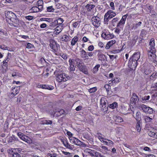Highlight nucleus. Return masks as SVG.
Instances as JSON below:
<instances>
[{"instance_id":"obj_1","label":"nucleus","mask_w":157,"mask_h":157,"mask_svg":"<svg viewBox=\"0 0 157 157\" xmlns=\"http://www.w3.org/2000/svg\"><path fill=\"white\" fill-rule=\"evenodd\" d=\"M5 15L7 22H12L11 23L15 27H18L19 25V21L16 14L12 11H6Z\"/></svg>"},{"instance_id":"obj_2","label":"nucleus","mask_w":157,"mask_h":157,"mask_svg":"<svg viewBox=\"0 0 157 157\" xmlns=\"http://www.w3.org/2000/svg\"><path fill=\"white\" fill-rule=\"evenodd\" d=\"M71 78L70 77L65 73H58L56 76V80L59 82L66 81Z\"/></svg>"},{"instance_id":"obj_3","label":"nucleus","mask_w":157,"mask_h":157,"mask_svg":"<svg viewBox=\"0 0 157 157\" xmlns=\"http://www.w3.org/2000/svg\"><path fill=\"white\" fill-rule=\"evenodd\" d=\"M86 151L87 154L90 155L91 157H105L101 153L94 150L87 148Z\"/></svg>"},{"instance_id":"obj_4","label":"nucleus","mask_w":157,"mask_h":157,"mask_svg":"<svg viewBox=\"0 0 157 157\" xmlns=\"http://www.w3.org/2000/svg\"><path fill=\"white\" fill-rule=\"evenodd\" d=\"M137 65V62L130 58L128 63L129 67L132 70H135Z\"/></svg>"},{"instance_id":"obj_5","label":"nucleus","mask_w":157,"mask_h":157,"mask_svg":"<svg viewBox=\"0 0 157 157\" xmlns=\"http://www.w3.org/2000/svg\"><path fill=\"white\" fill-rule=\"evenodd\" d=\"M141 108L145 113L151 114L153 113L152 108L144 104L141 105Z\"/></svg>"},{"instance_id":"obj_6","label":"nucleus","mask_w":157,"mask_h":157,"mask_svg":"<svg viewBox=\"0 0 157 157\" xmlns=\"http://www.w3.org/2000/svg\"><path fill=\"white\" fill-rule=\"evenodd\" d=\"M93 25L96 27L99 26L100 24V19L98 16L93 17L91 19Z\"/></svg>"},{"instance_id":"obj_7","label":"nucleus","mask_w":157,"mask_h":157,"mask_svg":"<svg viewBox=\"0 0 157 157\" xmlns=\"http://www.w3.org/2000/svg\"><path fill=\"white\" fill-rule=\"evenodd\" d=\"M17 135L19 138L23 140L28 143H30V139L29 137L24 134L21 132H18L17 133Z\"/></svg>"},{"instance_id":"obj_8","label":"nucleus","mask_w":157,"mask_h":157,"mask_svg":"<svg viewBox=\"0 0 157 157\" xmlns=\"http://www.w3.org/2000/svg\"><path fill=\"white\" fill-rule=\"evenodd\" d=\"M139 101V99L137 95L135 93H133L132 96L130 99V105L131 104H133L134 105H135L138 103Z\"/></svg>"},{"instance_id":"obj_9","label":"nucleus","mask_w":157,"mask_h":157,"mask_svg":"<svg viewBox=\"0 0 157 157\" xmlns=\"http://www.w3.org/2000/svg\"><path fill=\"white\" fill-rule=\"evenodd\" d=\"M101 37L105 39L108 40L113 38L114 35L109 32L103 33L101 34Z\"/></svg>"},{"instance_id":"obj_10","label":"nucleus","mask_w":157,"mask_h":157,"mask_svg":"<svg viewBox=\"0 0 157 157\" xmlns=\"http://www.w3.org/2000/svg\"><path fill=\"white\" fill-rule=\"evenodd\" d=\"M149 45L150 46V49H151V52L152 54H154L155 53V49L154 47L155 40L154 39H151V40L150 41L149 43Z\"/></svg>"},{"instance_id":"obj_11","label":"nucleus","mask_w":157,"mask_h":157,"mask_svg":"<svg viewBox=\"0 0 157 157\" xmlns=\"http://www.w3.org/2000/svg\"><path fill=\"white\" fill-rule=\"evenodd\" d=\"M50 46L51 48L54 50L57 48L58 45L53 40H51L50 41Z\"/></svg>"},{"instance_id":"obj_12","label":"nucleus","mask_w":157,"mask_h":157,"mask_svg":"<svg viewBox=\"0 0 157 157\" xmlns=\"http://www.w3.org/2000/svg\"><path fill=\"white\" fill-rule=\"evenodd\" d=\"M116 15V13L113 12V11L109 10L105 14V17H108V18H109V19H110Z\"/></svg>"},{"instance_id":"obj_13","label":"nucleus","mask_w":157,"mask_h":157,"mask_svg":"<svg viewBox=\"0 0 157 157\" xmlns=\"http://www.w3.org/2000/svg\"><path fill=\"white\" fill-rule=\"evenodd\" d=\"M78 67L79 70L85 74L88 73V71L85 65L82 64L81 65H78Z\"/></svg>"},{"instance_id":"obj_14","label":"nucleus","mask_w":157,"mask_h":157,"mask_svg":"<svg viewBox=\"0 0 157 157\" xmlns=\"http://www.w3.org/2000/svg\"><path fill=\"white\" fill-rule=\"evenodd\" d=\"M98 51L97 52V55L98 60L101 61H104L105 58V55L100 52L99 50H98Z\"/></svg>"},{"instance_id":"obj_15","label":"nucleus","mask_w":157,"mask_h":157,"mask_svg":"<svg viewBox=\"0 0 157 157\" xmlns=\"http://www.w3.org/2000/svg\"><path fill=\"white\" fill-rule=\"evenodd\" d=\"M130 110H129V107H127L125 106H121V112L122 113H125V114L128 113H130Z\"/></svg>"},{"instance_id":"obj_16","label":"nucleus","mask_w":157,"mask_h":157,"mask_svg":"<svg viewBox=\"0 0 157 157\" xmlns=\"http://www.w3.org/2000/svg\"><path fill=\"white\" fill-rule=\"evenodd\" d=\"M74 138V139H70V140H73L72 141L74 144L78 146H81L83 144L82 142L75 138Z\"/></svg>"},{"instance_id":"obj_17","label":"nucleus","mask_w":157,"mask_h":157,"mask_svg":"<svg viewBox=\"0 0 157 157\" xmlns=\"http://www.w3.org/2000/svg\"><path fill=\"white\" fill-rule=\"evenodd\" d=\"M140 53L139 52H137L134 53L131 58L134 59V60L137 61L140 58Z\"/></svg>"},{"instance_id":"obj_18","label":"nucleus","mask_w":157,"mask_h":157,"mask_svg":"<svg viewBox=\"0 0 157 157\" xmlns=\"http://www.w3.org/2000/svg\"><path fill=\"white\" fill-rule=\"evenodd\" d=\"M148 135L151 137L157 138V132L155 130L149 131L148 133Z\"/></svg>"},{"instance_id":"obj_19","label":"nucleus","mask_w":157,"mask_h":157,"mask_svg":"<svg viewBox=\"0 0 157 157\" xmlns=\"http://www.w3.org/2000/svg\"><path fill=\"white\" fill-rule=\"evenodd\" d=\"M81 56L82 58L88 59V56H87V52H86L84 50L82 49L81 51Z\"/></svg>"},{"instance_id":"obj_20","label":"nucleus","mask_w":157,"mask_h":157,"mask_svg":"<svg viewBox=\"0 0 157 157\" xmlns=\"http://www.w3.org/2000/svg\"><path fill=\"white\" fill-rule=\"evenodd\" d=\"M95 7V6L93 4H87L85 6V8H86L87 11L89 12L90 11Z\"/></svg>"},{"instance_id":"obj_21","label":"nucleus","mask_w":157,"mask_h":157,"mask_svg":"<svg viewBox=\"0 0 157 157\" xmlns=\"http://www.w3.org/2000/svg\"><path fill=\"white\" fill-rule=\"evenodd\" d=\"M136 119L137 122H141V115L139 111H137L136 113Z\"/></svg>"},{"instance_id":"obj_22","label":"nucleus","mask_w":157,"mask_h":157,"mask_svg":"<svg viewBox=\"0 0 157 157\" xmlns=\"http://www.w3.org/2000/svg\"><path fill=\"white\" fill-rule=\"evenodd\" d=\"M40 87L43 89H48L50 90H52L54 89V87L53 86L47 85H40Z\"/></svg>"},{"instance_id":"obj_23","label":"nucleus","mask_w":157,"mask_h":157,"mask_svg":"<svg viewBox=\"0 0 157 157\" xmlns=\"http://www.w3.org/2000/svg\"><path fill=\"white\" fill-rule=\"evenodd\" d=\"M116 42V41L115 40H112L109 41L107 44L105 48L107 49H109L110 47L112 46L113 44H114Z\"/></svg>"},{"instance_id":"obj_24","label":"nucleus","mask_w":157,"mask_h":157,"mask_svg":"<svg viewBox=\"0 0 157 157\" xmlns=\"http://www.w3.org/2000/svg\"><path fill=\"white\" fill-rule=\"evenodd\" d=\"M114 120L118 122H121L123 121V118L118 116H116L114 117Z\"/></svg>"},{"instance_id":"obj_25","label":"nucleus","mask_w":157,"mask_h":157,"mask_svg":"<svg viewBox=\"0 0 157 157\" xmlns=\"http://www.w3.org/2000/svg\"><path fill=\"white\" fill-rule=\"evenodd\" d=\"M42 124H52V121L50 120H43L41 121Z\"/></svg>"},{"instance_id":"obj_26","label":"nucleus","mask_w":157,"mask_h":157,"mask_svg":"<svg viewBox=\"0 0 157 157\" xmlns=\"http://www.w3.org/2000/svg\"><path fill=\"white\" fill-rule=\"evenodd\" d=\"M109 108L112 109L116 108L118 107L117 103L116 102H114L112 104H110L109 105Z\"/></svg>"},{"instance_id":"obj_27","label":"nucleus","mask_w":157,"mask_h":157,"mask_svg":"<svg viewBox=\"0 0 157 157\" xmlns=\"http://www.w3.org/2000/svg\"><path fill=\"white\" fill-rule=\"evenodd\" d=\"M144 120L145 122L149 123L152 121V119L150 118L149 117L145 116L144 117Z\"/></svg>"},{"instance_id":"obj_28","label":"nucleus","mask_w":157,"mask_h":157,"mask_svg":"<svg viewBox=\"0 0 157 157\" xmlns=\"http://www.w3.org/2000/svg\"><path fill=\"white\" fill-rule=\"evenodd\" d=\"M38 10L37 6H35L32 7L30 10V11L31 12L36 13L39 12V10Z\"/></svg>"},{"instance_id":"obj_29","label":"nucleus","mask_w":157,"mask_h":157,"mask_svg":"<svg viewBox=\"0 0 157 157\" xmlns=\"http://www.w3.org/2000/svg\"><path fill=\"white\" fill-rule=\"evenodd\" d=\"M78 38L77 36L74 37L72 39L71 42V45L72 46L75 45L76 42L78 41Z\"/></svg>"},{"instance_id":"obj_30","label":"nucleus","mask_w":157,"mask_h":157,"mask_svg":"<svg viewBox=\"0 0 157 157\" xmlns=\"http://www.w3.org/2000/svg\"><path fill=\"white\" fill-rule=\"evenodd\" d=\"M62 40L65 42L68 41L70 40L69 37L67 35H64L62 38Z\"/></svg>"},{"instance_id":"obj_31","label":"nucleus","mask_w":157,"mask_h":157,"mask_svg":"<svg viewBox=\"0 0 157 157\" xmlns=\"http://www.w3.org/2000/svg\"><path fill=\"white\" fill-rule=\"evenodd\" d=\"M118 20L119 18L117 17H115L111 21V23L113 26L114 27L116 26V23L118 21Z\"/></svg>"},{"instance_id":"obj_32","label":"nucleus","mask_w":157,"mask_h":157,"mask_svg":"<svg viewBox=\"0 0 157 157\" xmlns=\"http://www.w3.org/2000/svg\"><path fill=\"white\" fill-rule=\"evenodd\" d=\"M108 105H101V109L103 112L105 113L108 110Z\"/></svg>"},{"instance_id":"obj_33","label":"nucleus","mask_w":157,"mask_h":157,"mask_svg":"<svg viewBox=\"0 0 157 157\" xmlns=\"http://www.w3.org/2000/svg\"><path fill=\"white\" fill-rule=\"evenodd\" d=\"M98 51V50H96L94 51V52H87V56L90 57L94 55V54H96Z\"/></svg>"},{"instance_id":"obj_34","label":"nucleus","mask_w":157,"mask_h":157,"mask_svg":"<svg viewBox=\"0 0 157 157\" xmlns=\"http://www.w3.org/2000/svg\"><path fill=\"white\" fill-rule=\"evenodd\" d=\"M75 61L76 63L77 64V66L78 67V65H81L82 64V61L81 59H80L79 58H76L75 59Z\"/></svg>"},{"instance_id":"obj_35","label":"nucleus","mask_w":157,"mask_h":157,"mask_svg":"<svg viewBox=\"0 0 157 157\" xmlns=\"http://www.w3.org/2000/svg\"><path fill=\"white\" fill-rule=\"evenodd\" d=\"M100 64H97L93 68V72L94 73H96L98 70V68L100 67Z\"/></svg>"},{"instance_id":"obj_36","label":"nucleus","mask_w":157,"mask_h":157,"mask_svg":"<svg viewBox=\"0 0 157 157\" xmlns=\"http://www.w3.org/2000/svg\"><path fill=\"white\" fill-rule=\"evenodd\" d=\"M57 25L61 24L64 21L63 19L61 18H59L55 20Z\"/></svg>"},{"instance_id":"obj_37","label":"nucleus","mask_w":157,"mask_h":157,"mask_svg":"<svg viewBox=\"0 0 157 157\" xmlns=\"http://www.w3.org/2000/svg\"><path fill=\"white\" fill-rule=\"evenodd\" d=\"M141 123V122H137L136 125V128L138 132H140L141 130V128L140 125V124Z\"/></svg>"},{"instance_id":"obj_38","label":"nucleus","mask_w":157,"mask_h":157,"mask_svg":"<svg viewBox=\"0 0 157 157\" xmlns=\"http://www.w3.org/2000/svg\"><path fill=\"white\" fill-rule=\"evenodd\" d=\"M101 134L100 133L98 132L97 133V137L101 142H102V140H107V139L106 138L104 139L101 136Z\"/></svg>"},{"instance_id":"obj_39","label":"nucleus","mask_w":157,"mask_h":157,"mask_svg":"<svg viewBox=\"0 0 157 157\" xmlns=\"http://www.w3.org/2000/svg\"><path fill=\"white\" fill-rule=\"evenodd\" d=\"M111 88L110 86L108 84H105L104 86V88H105L108 93H109V90Z\"/></svg>"},{"instance_id":"obj_40","label":"nucleus","mask_w":157,"mask_h":157,"mask_svg":"<svg viewBox=\"0 0 157 157\" xmlns=\"http://www.w3.org/2000/svg\"><path fill=\"white\" fill-rule=\"evenodd\" d=\"M157 76V73H153L150 76V78L151 79L154 80L156 78Z\"/></svg>"},{"instance_id":"obj_41","label":"nucleus","mask_w":157,"mask_h":157,"mask_svg":"<svg viewBox=\"0 0 157 157\" xmlns=\"http://www.w3.org/2000/svg\"><path fill=\"white\" fill-rule=\"evenodd\" d=\"M97 90V88L96 87H94L90 89L89 90V91L90 93H93L95 92Z\"/></svg>"},{"instance_id":"obj_42","label":"nucleus","mask_w":157,"mask_h":157,"mask_svg":"<svg viewBox=\"0 0 157 157\" xmlns=\"http://www.w3.org/2000/svg\"><path fill=\"white\" fill-rule=\"evenodd\" d=\"M142 22L141 21L139 22L138 23L134 25L133 26V28L136 29H137L138 27L140 26L142 24Z\"/></svg>"},{"instance_id":"obj_43","label":"nucleus","mask_w":157,"mask_h":157,"mask_svg":"<svg viewBox=\"0 0 157 157\" xmlns=\"http://www.w3.org/2000/svg\"><path fill=\"white\" fill-rule=\"evenodd\" d=\"M57 25V24L55 20L53 22L51 23L49 25L50 26L51 28H54Z\"/></svg>"},{"instance_id":"obj_44","label":"nucleus","mask_w":157,"mask_h":157,"mask_svg":"<svg viewBox=\"0 0 157 157\" xmlns=\"http://www.w3.org/2000/svg\"><path fill=\"white\" fill-rule=\"evenodd\" d=\"M81 22V21H78L77 22H75L73 23V26L75 28L77 27L78 26H79L80 25V23Z\"/></svg>"},{"instance_id":"obj_45","label":"nucleus","mask_w":157,"mask_h":157,"mask_svg":"<svg viewBox=\"0 0 157 157\" xmlns=\"http://www.w3.org/2000/svg\"><path fill=\"white\" fill-rule=\"evenodd\" d=\"M62 27L61 26H58L55 29V30L60 33L62 30Z\"/></svg>"},{"instance_id":"obj_46","label":"nucleus","mask_w":157,"mask_h":157,"mask_svg":"<svg viewBox=\"0 0 157 157\" xmlns=\"http://www.w3.org/2000/svg\"><path fill=\"white\" fill-rule=\"evenodd\" d=\"M60 140H61V141L63 143L64 146H66V144H67V142L66 139H65L63 137H62L60 139Z\"/></svg>"},{"instance_id":"obj_47","label":"nucleus","mask_w":157,"mask_h":157,"mask_svg":"<svg viewBox=\"0 0 157 157\" xmlns=\"http://www.w3.org/2000/svg\"><path fill=\"white\" fill-rule=\"evenodd\" d=\"M44 2L42 0H39L36 3L37 6H43Z\"/></svg>"},{"instance_id":"obj_48","label":"nucleus","mask_w":157,"mask_h":157,"mask_svg":"<svg viewBox=\"0 0 157 157\" xmlns=\"http://www.w3.org/2000/svg\"><path fill=\"white\" fill-rule=\"evenodd\" d=\"M58 112L59 113L60 115L63 114L65 113L64 110L63 109H61L60 110L58 109V110L56 112Z\"/></svg>"},{"instance_id":"obj_49","label":"nucleus","mask_w":157,"mask_h":157,"mask_svg":"<svg viewBox=\"0 0 157 157\" xmlns=\"http://www.w3.org/2000/svg\"><path fill=\"white\" fill-rule=\"evenodd\" d=\"M54 9L52 8V6H50L47 7V11L49 12H53L54 11Z\"/></svg>"},{"instance_id":"obj_50","label":"nucleus","mask_w":157,"mask_h":157,"mask_svg":"<svg viewBox=\"0 0 157 157\" xmlns=\"http://www.w3.org/2000/svg\"><path fill=\"white\" fill-rule=\"evenodd\" d=\"M125 23L123 22L121 20H120L119 22L117 23V27H120L121 26H122L124 25Z\"/></svg>"},{"instance_id":"obj_51","label":"nucleus","mask_w":157,"mask_h":157,"mask_svg":"<svg viewBox=\"0 0 157 157\" xmlns=\"http://www.w3.org/2000/svg\"><path fill=\"white\" fill-rule=\"evenodd\" d=\"M25 17L26 19L31 21L33 19L34 17L31 16H25Z\"/></svg>"},{"instance_id":"obj_52","label":"nucleus","mask_w":157,"mask_h":157,"mask_svg":"<svg viewBox=\"0 0 157 157\" xmlns=\"http://www.w3.org/2000/svg\"><path fill=\"white\" fill-rule=\"evenodd\" d=\"M60 56L64 59H66L67 57V55L65 53H61L60 54Z\"/></svg>"},{"instance_id":"obj_53","label":"nucleus","mask_w":157,"mask_h":157,"mask_svg":"<svg viewBox=\"0 0 157 157\" xmlns=\"http://www.w3.org/2000/svg\"><path fill=\"white\" fill-rule=\"evenodd\" d=\"M0 48H1L4 50H8V47L6 46L5 45H0Z\"/></svg>"},{"instance_id":"obj_54","label":"nucleus","mask_w":157,"mask_h":157,"mask_svg":"<svg viewBox=\"0 0 157 157\" xmlns=\"http://www.w3.org/2000/svg\"><path fill=\"white\" fill-rule=\"evenodd\" d=\"M109 18H108V17H105V15L104 16V22L105 24H108V22L109 21Z\"/></svg>"},{"instance_id":"obj_55","label":"nucleus","mask_w":157,"mask_h":157,"mask_svg":"<svg viewBox=\"0 0 157 157\" xmlns=\"http://www.w3.org/2000/svg\"><path fill=\"white\" fill-rule=\"evenodd\" d=\"M119 82V78H116L112 80V82L113 83H117Z\"/></svg>"},{"instance_id":"obj_56","label":"nucleus","mask_w":157,"mask_h":157,"mask_svg":"<svg viewBox=\"0 0 157 157\" xmlns=\"http://www.w3.org/2000/svg\"><path fill=\"white\" fill-rule=\"evenodd\" d=\"M151 73V71L149 69H146L144 71V73L145 75H147Z\"/></svg>"},{"instance_id":"obj_57","label":"nucleus","mask_w":157,"mask_h":157,"mask_svg":"<svg viewBox=\"0 0 157 157\" xmlns=\"http://www.w3.org/2000/svg\"><path fill=\"white\" fill-rule=\"evenodd\" d=\"M33 45L31 44L28 43L27 44V46L26 48H33Z\"/></svg>"},{"instance_id":"obj_58","label":"nucleus","mask_w":157,"mask_h":157,"mask_svg":"<svg viewBox=\"0 0 157 157\" xmlns=\"http://www.w3.org/2000/svg\"><path fill=\"white\" fill-rule=\"evenodd\" d=\"M127 16L126 15H124L122 17V18L121 20L122 21H123L124 23H125V21H126Z\"/></svg>"},{"instance_id":"obj_59","label":"nucleus","mask_w":157,"mask_h":157,"mask_svg":"<svg viewBox=\"0 0 157 157\" xmlns=\"http://www.w3.org/2000/svg\"><path fill=\"white\" fill-rule=\"evenodd\" d=\"M48 156H50L51 157H55L56 156L57 154L55 153L53 154H51L48 153L47 154Z\"/></svg>"},{"instance_id":"obj_60","label":"nucleus","mask_w":157,"mask_h":157,"mask_svg":"<svg viewBox=\"0 0 157 157\" xmlns=\"http://www.w3.org/2000/svg\"><path fill=\"white\" fill-rule=\"evenodd\" d=\"M94 46L92 45H90L88 48V51H93L94 49Z\"/></svg>"},{"instance_id":"obj_61","label":"nucleus","mask_w":157,"mask_h":157,"mask_svg":"<svg viewBox=\"0 0 157 157\" xmlns=\"http://www.w3.org/2000/svg\"><path fill=\"white\" fill-rule=\"evenodd\" d=\"M150 98V96L148 95L147 96H144V97H143L142 98V99L143 100H148Z\"/></svg>"},{"instance_id":"obj_62","label":"nucleus","mask_w":157,"mask_h":157,"mask_svg":"<svg viewBox=\"0 0 157 157\" xmlns=\"http://www.w3.org/2000/svg\"><path fill=\"white\" fill-rule=\"evenodd\" d=\"M146 31L145 30L143 29L141 30V32L140 33V35H141V36H143L145 35L146 34Z\"/></svg>"},{"instance_id":"obj_63","label":"nucleus","mask_w":157,"mask_h":157,"mask_svg":"<svg viewBox=\"0 0 157 157\" xmlns=\"http://www.w3.org/2000/svg\"><path fill=\"white\" fill-rule=\"evenodd\" d=\"M74 60L73 59H70L69 60V64L70 66H71L72 65H73L75 63L74 62Z\"/></svg>"},{"instance_id":"obj_64","label":"nucleus","mask_w":157,"mask_h":157,"mask_svg":"<svg viewBox=\"0 0 157 157\" xmlns=\"http://www.w3.org/2000/svg\"><path fill=\"white\" fill-rule=\"evenodd\" d=\"M12 157H21V156L18 153H14Z\"/></svg>"}]
</instances>
